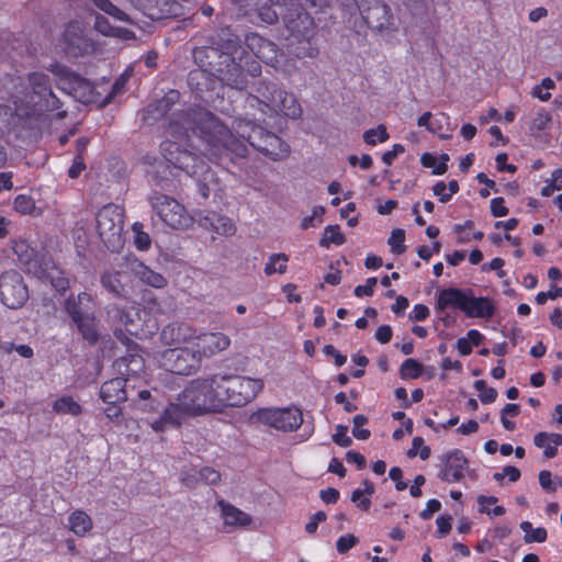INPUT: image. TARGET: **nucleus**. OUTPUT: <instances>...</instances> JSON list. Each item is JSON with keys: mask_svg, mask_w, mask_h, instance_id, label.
<instances>
[{"mask_svg": "<svg viewBox=\"0 0 562 562\" xmlns=\"http://www.w3.org/2000/svg\"><path fill=\"white\" fill-rule=\"evenodd\" d=\"M66 311L77 325L79 331L83 338L89 342H95L98 339V331L95 327V319L92 314H85L80 308L77 307L75 301L66 302Z\"/></svg>", "mask_w": 562, "mask_h": 562, "instance_id": "21", "label": "nucleus"}, {"mask_svg": "<svg viewBox=\"0 0 562 562\" xmlns=\"http://www.w3.org/2000/svg\"><path fill=\"white\" fill-rule=\"evenodd\" d=\"M554 88L555 82L551 78H543L540 85H537L531 89L530 94L542 102H547L551 98V93L549 91Z\"/></svg>", "mask_w": 562, "mask_h": 562, "instance_id": "44", "label": "nucleus"}, {"mask_svg": "<svg viewBox=\"0 0 562 562\" xmlns=\"http://www.w3.org/2000/svg\"><path fill=\"white\" fill-rule=\"evenodd\" d=\"M246 44L251 53L267 65L283 71L289 69L288 59H285L282 53H279L274 43L259 36L258 34H251L247 36Z\"/></svg>", "mask_w": 562, "mask_h": 562, "instance_id": "13", "label": "nucleus"}, {"mask_svg": "<svg viewBox=\"0 0 562 562\" xmlns=\"http://www.w3.org/2000/svg\"><path fill=\"white\" fill-rule=\"evenodd\" d=\"M130 273L126 270L125 261L120 266L119 270L106 271L101 278L102 285L111 293L123 296L125 294L124 280L126 274Z\"/></svg>", "mask_w": 562, "mask_h": 562, "instance_id": "27", "label": "nucleus"}, {"mask_svg": "<svg viewBox=\"0 0 562 562\" xmlns=\"http://www.w3.org/2000/svg\"><path fill=\"white\" fill-rule=\"evenodd\" d=\"M235 59L236 57L234 56L233 63L232 65H228V69L226 71L218 69L221 72L220 78L227 86L240 90L246 86L244 71H247L252 77H255L260 74L261 67L256 60L248 63L247 60H244V58L239 57V63L236 64Z\"/></svg>", "mask_w": 562, "mask_h": 562, "instance_id": "14", "label": "nucleus"}, {"mask_svg": "<svg viewBox=\"0 0 562 562\" xmlns=\"http://www.w3.org/2000/svg\"><path fill=\"white\" fill-rule=\"evenodd\" d=\"M218 506L221 508V517L226 527L241 528L251 525V516L234 505L221 501L218 502Z\"/></svg>", "mask_w": 562, "mask_h": 562, "instance_id": "25", "label": "nucleus"}, {"mask_svg": "<svg viewBox=\"0 0 562 562\" xmlns=\"http://www.w3.org/2000/svg\"><path fill=\"white\" fill-rule=\"evenodd\" d=\"M441 504L437 499H429L426 504V508L420 513L423 519H429L432 514L440 510Z\"/></svg>", "mask_w": 562, "mask_h": 562, "instance_id": "64", "label": "nucleus"}, {"mask_svg": "<svg viewBox=\"0 0 562 562\" xmlns=\"http://www.w3.org/2000/svg\"><path fill=\"white\" fill-rule=\"evenodd\" d=\"M195 223L204 229L225 237L234 236L237 231L232 218L213 211L196 212Z\"/></svg>", "mask_w": 562, "mask_h": 562, "instance_id": "17", "label": "nucleus"}, {"mask_svg": "<svg viewBox=\"0 0 562 562\" xmlns=\"http://www.w3.org/2000/svg\"><path fill=\"white\" fill-rule=\"evenodd\" d=\"M428 316L429 308L424 304H416L409 314V318L413 321H424Z\"/></svg>", "mask_w": 562, "mask_h": 562, "instance_id": "62", "label": "nucleus"}, {"mask_svg": "<svg viewBox=\"0 0 562 562\" xmlns=\"http://www.w3.org/2000/svg\"><path fill=\"white\" fill-rule=\"evenodd\" d=\"M390 135L383 124L374 128H370L363 133V140L370 145L375 146L379 143H384L389 139Z\"/></svg>", "mask_w": 562, "mask_h": 562, "instance_id": "42", "label": "nucleus"}, {"mask_svg": "<svg viewBox=\"0 0 562 562\" xmlns=\"http://www.w3.org/2000/svg\"><path fill=\"white\" fill-rule=\"evenodd\" d=\"M286 2L288 0H258V18L267 24L276 22L284 12Z\"/></svg>", "mask_w": 562, "mask_h": 562, "instance_id": "29", "label": "nucleus"}, {"mask_svg": "<svg viewBox=\"0 0 562 562\" xmlns=\"http://www.w3.org/2000/svg\"><path fill=\"white\" fill-rule=\"evenodd\" d=\"M539 483L543 490L549 492H554L558 487L562 486V481L554 482L549 471H541L539 473Z\"/></svg>", "mask_w": 562, "mask_h": 562, "instance_id": "52", "label": "nucleus"}, {"mask_svg": "<svg viewBox=\"0 0 562 562\" xmlns=\"http://www.w3.org/2000/svg\"><path fill=\"white\" fill-rule=\"evenodd\" d=\"M288 261L289 256L285 254L279 252L270 255L263 269L266 276H272L274 273H285L288 270Z\"/></svg>", "mask_w": 562, "mask_h": 562, "instance_id": "35", "label": "nucleus"}, {"mask_svg": "<svg viewBox=\"0 0 562 562\" xmlns=\"http://www.w3.org/2000/svg\"><path fill=\"white\" fill-rule=\"evenodd\" d=\"M65 50L71 55L87 54L92 49V44L85 36L79 22L70 23L64 33Z\"/></svg>", "mask_w": 562, "mask_h": 562, "instance_id": "22", "label": "nucleus"}, {"mask_svg": "<svg viewBox=\"0 0 562 562\" xmlns=\"http://www.w3.org/2000/svg\"><path fill=\"white\" fill-rule=\"evenodd\" d=\"M251 418L255 423L279 431H294L303 424V414L295 406L260 408Z\"/></svg>", "mask_w": 562, "mask_h": 562, "instance_id": "8", "label": "nucleus"}, {"mask_svg": "<svg viewBox=\"0 0 562 562\" xmlns=\"http://www.w3.org/2000/svg\"><path fill=\"white\" fill-rule=\"evenodd\" d=\"M200 356H198L193 346L168 348L161 353L159 359V363L167 371L182 375L195 372L200 367Z\"/></svg>", "mask_w": 562, "mask_h": 562, "instance_id": "11", "label": "nucleus"}, {"mask_svg": "<svg viewBox=\"0 0 562 562\" xmlns=\"http://www.w3.org/2000/svg\"><path fill=\"white\" fill-rule=\"evenodd\" d=\"M550 123H551V114L547 110L540 109L530 123V131L532 133L543 131V130L548 128Z\"/></svg>", "mask_w": 562, "mask_h": 562, "instance_id": "48", "label": "nucleus"}, {"mask_svg": "<svg viewBox=\"0 0 562 562\" xmlns=\"http://www.w3.org/2000/svg\"><path fill=\"white\" fill-rule=\"evenodd\" d=\"M67 520L69 530L78 537H85L93 527L91 517L83 510L72 512Z\"/></svg>", "mask_w": 562, "mask_h": 562, "instance_id": "31", "label": "nucleus"}, {"mask_svg": "<svg viewBox=\"0 0 562 562\" xmlns=\"http://www.w3.org/2000/svg\"><path fill=\"white\" fill-rule=\"evenodd\" d=\"M497 502L495 496H485L480 495L477 497L479 510L480 513L486 514L492 517H498L505 514V508L503 506H494Z\"/></svg>", "mask_w": 562, "mask_h": 562, "instance_id": "38", "label": "nucleus"}, {"mask_svg": "<svg viewBox=\"0 0 562 562\" xmlns=\"http://www.w3.org/2000/svg\"><path fill=\"white\" fill-rule=\"evenodd\" d=\"M533 443L543 449L544 457L550 459L557 456L558 447L562 445V435L541 431L533 437Z\"/></svg>", "mask_w": 562, "mask_h": 562, "instance_id": "30", "label": "nucleus"}, {"mask_svg": "<svg viewBox=\"0 0 562 562\" xmlns=\"http://www.w3.org/2000/svg\"><path fill=\"white\" fill-rule=\"evenodd\" d=\"M233 127L237 136L204 109L175 114L167 130V138L160 145L161 154L168 162L189 175H200L204 170L210 172L203 160L189 148H196L209 159H217L226 153L244 157L247 144L272 160L289 155V146L280 137L249 120H238Z\"/></svg>", "mask_w": 562, "mask_h": 562, "instance_id": "1", "label": "nucleus"}, {"mask_svg": "<svg viewBox=\"0 0 562 562\" xmlns=\"http://www.w3.org/2000/svg\"><path fill=\"white\" fill-rule=\"evenodd\" d=\"M469 290L448 288L440 290L437 296V310L443 312L447 308H457L463 312Z\"/></svg>", "mask_w": 562, "mask_h": 562, "instance_id": "24", "label": "nucleus"}, {"mask_svg": "<svg viewBox=\"0 0 562 562\" xmlns=\"http://www.w3.org/2000/svg\"><path fill=\"white\" fill-rule=\"evenodd\" d=\"M358 538L351 533L344 535L336 542L337 551L345 553L358 543Z\"/></svg>", "mask_w": 562, "mask_h": 562, "instance_id": "53", "label": "nucleus"}, {"mask_svg": "<svg viewBox=\"0 0 562 562\" xmlns=\"http://www.w3.org/2000/svg\"><path fill=\"white\" fill-rule=\"evenodd\" d=\"M221 480V474L213 468L204 467L200 470L190 469L183 472L182 482L192 487L199 482H204L207 484H217Z\"/></svg>", "mask_w": 562, "mask_h": 562, "instance_id": "28", "label": "nucleus"}, {"mask_svg": "<svg viewBox=\"0 0 562 562\" xmlns=\"http://www.w3.org/2000/svg\"><path fill=\"white\" fill-rule=\"evenodd\" d=\"M423 366L415 359H406L400 369L403 379H417L423 373Z\"/></svg>", "mask_w": 562, "mask_h": 562, "instance_id": "45", "label": "nucleus"}, {"mask_svg": "<svg viewBox=\"0 0 562 562\" xmlns=\"http://www.w3.org/2000/svg\"><path fill=\"white\" fill-rule=\"evenodd\" d=\"M463 313L468 317L491 318L495 313V304L488 297H476L469 290Z\"/></svg>", "mask_w": 562, "mask_h": 562, "instance_id": "23", "label": "nucleus"}, {"mask_svg": "<svg viewBox=\"0 0 562 562\" xmlns=\"http://www.w3.org/2000/svg\"><path fill=\"white\" fill-rule=\"evenodd\" d=\"M223 401L218 389V374L192 380L176 402H171L162 415L151 423V428L155 431H164L180 426L188 417L222 412Z\"/></svg>", "mask_w": 562, "mask_h": 562, "instance_id": "2", "label": "nucleus"}, {"mask_svg": "<svg viewBox=\"0 0 562 562\" xmlns=\"http://www.w3.org/2000/svg\"><path fill=\"white\" fill-rule=\"evenodd\" d=\"M442 470L440 477L449 483L459 482L463 479L468 468V461L460 450H452L442 458Z\"/></svg>", "mask_w": 562, "mask_h": 562, "instance_id": "20", "label": "nucleus"}, {"mask_svg": "<svg viewBox=\"0 0 562 562\" xmlns=\"http://www.w3.org/2000/svg\"><path fill=\"white\" fill-rule=\"evenodd\" d=\"M247 108L259 110L263 116L282 114L290 119H297L302 114V108L296 98L277 85L260 81L256 88V94L246 99Z\"/></svg>", "mask_w": 562, "mask_h": 562, "instance_id": "4", "label": "nucleus"}, {"mask_svg": "<svg viewBox=\"0 0 562 562\" xmlns=\"http://www.w3.org/2000/svg\"><path fill=\"white\" fill-rule=\"evenodd\" d=\"M229 345L231 339L223 333H198L195 329L192 346L200 360L227 349Z\"/></svg>", "mask_w": 562, "mask_h": 562, "instance_id": "16", "label": "nucleus"}, {"mask_svg": "<svg viewBox=\"0 0 562 562\" xmlns=\"http://www.w3.org/2000/svg\"><path fill=\"white\" fill-rule=\"evenodd\" d=\"M420 161L424 167L432 168L435 175H443L448 169L449 155L442 154L438 158L431 154H424Z\"/></svg>", "mask_w": 562, "mask_h": 562, "instance_id": "37", "label": "nucleus"}, {"mask_svg": "<svg viewBox=\"0 0 562 562\" xmlns=\"http://www.w3.org/2000/svg\"><path fill=\"white\" fill-rule=\"evenodd\" d=\"M109 317L124 326L134 336H147L157 328L156 321L147 310L138 306L123 308L113 306L108 312Z\"/></svg>", "mask_w": 562, "mask_h": 562, "instance_id": "9", "label": "nucleus"}, {"mask_svg": "<svg viewBox=\"0 0 562 562\" xmlns=\"http://www.w3.org/2000/svg\"><path fill=\"white\" fill-rule=\"evenodd\" d=\"M418 454L422 460H427L430 456V448L424 445V439L415 437L412 442V449L409 456Z\"/></svg>", "mask_w": 562, "mask_h": 562, "instance_id": "51", "label": "nucleus"}, {"mask_svg": "<svg viewBox=\"0 0 562 562\" xmlns=\"http://www.w3.org/2000/svg\"><path fill=\"white\" fill-rule=\"evenodd\" d=\"M305 1L310 3V10L302 3L288 0L281 19L286 32L285 40L289 50L297 58H314L318 54L317 46L312 43L316 27L314 14L317 12V7L327 4L329 0Z\"/></svg>", "mask_w": 562, "mask_h": 562, "instance_id": "3", "label": "nucleus"}, {"mask_svg": "<svg viewBox=\"0 0 562 562\" xmlns=\"http://www.w3.org/2000/svg\"><path fill=\"white\" fill-rule=\"evenodd\" d=\"M432 192L442 203H447L451 199V193H448L449 190L447 189V184L443 181H438L432 187Z\"/></svg>", "mask_w": 562, "mask_h": 562, "instance_id": "59", "label": "nucleus"}, {"mask_svg": "<svg viewBox=\"0 0 562 562\" xmlns=\"http://www.w3.org/2000/svg\"><path fill=\"white\" fill-rule=\"evenodd\" d=\"M520 529L524 531V541L526 543L531 542H544L547 539V530L542 527L533 528L529 521H522Z\"/></svg>", "mask_w": 562, "mask_h": 562, "instance_id": "39", "label": "nucleus"}, {"mask_svg": "<svg viewBox=\"0 0 562 562\" xmlns=\"http://www.w3.org/2000/svg\"><path fill=\"white\" fill-rule=\"evenodd\" d=\"M97 8L113 16L119 21L130 22L128 15L123 12L120 8L114 5L110 0H91Z\"/></svg>", "mask_w": 562, "mask_h": 562, "instance_id": "43", "label": "nucleus"}, {"mask_svg": "<svg viewBox=\"0 0 562 562\" xmlns=\"http://www.w3.org/2000/svg\"><path fill=\"white\" fill-rule=\"evenodd\" d=\"M151 206L159 218L173 229H187L195 223L196 213H188L182 204L168 195H155Z\"/></svg>", "mask_w": 562, "mask_h": 562, "instance_id": "10", "label": "nucleus"}, {"mask_svg": "<svg viewBox=\"0 0 562 562\" xmlns=\"http://www.w3.org/2000/svg\"><path fill=\"white\" fill-rule=\"evenodd\" d=\"M261 379L239 375H218V389L223 401V408L227 406H244L257 397L263 389Z\"/></svg>", "mask_w": 562, "mask_h": 562, "instance_id": "6", "label": "nucleus"}, {"mask_svg": "<svg viewBox=\"0 0 562 562\" xmlns=\"http://www.w3.org/2000/svg\"><path fill=\"white\" fill-rule=\"evenodd\" d=\"M558 297H562V288L552 286L548 292H539L536 295V302L542 305L548 300H555Z\"/></svg>", "mask_w": 562, "mask_h": 562, "instance_id": "55", "label": "nucleus"}, {"mask_svg": "<svg viewBox=\"0 0 562 562\" xmlns=\"http://www.w3.org/2000/svg\"><path fill=\"white\" fill-rule=\"evenodd\" d=\"M125 267L130 274L146 285L156 289H164L168 283L167 279L162 274L154 271L136 258L125 259Z\"/></svg>", "mask_w": 562, "mask_h": 562, "instance_id": "19", "label": "nucleus"}, {"mask_svg": "<svg viewBox=\"0 0 562 562\" xmlns=\"http://www.w3.org/2000/svg\"><path fill=\"white\" fill-rule=\"evenodd\" d=\"M333 440L340 447H349L351 445V438L348 436V427L338 425L333 435Z\"/></svg>", "mask_w": 562, "mask_h": 562, "instance_id": "54", "label": "nucleus"}, {"mask_svg": "<svg viewBox=\"0 0 562 562\" xmlns=\"http://www.w3.org/2000/svg\"><path fill=\"white\" fill-rule=\"evenodd\" d=\"M404 146L401 144L393 145V148L389 151H385L382 156V160L385 165H392L393 160L401 154L404 153Z\"/></svg>", "mask_w": 562, "mask_h": 562, "instance_id": "60", "label": "nucleus"}, {"mask_svg": "<svg viewBox=\"0 0 562 562\" xmlns=\"http://www.w3.org/2000/svg\"><path fill=\"white\" fill-rule=\"evenodd\" d=\"M392 328L389 325H381L375 331V339L381 344H386L392 338Z\"/></svg>", "mask_w": 562, "mask_h": 562, "instance_id": "63", "label": "nucleus"}, {"mask_svg": "<svg viewBox=\"0 0 562 562\" xmlns=\"http://www.w3.org/2000/svg\"><path fill=\"white\" fill-rule=\"evenodd\" d=\"M405 233L401 228H396L392 232L389 238V245L394 254H402L405 250L404 246Z\"/></svg>", "mask_w": 562, "mask_h": 562, "instance_id": "49", "label": "nucleus"}, {"mask_svg": "<svg viewBox=\"0 0 562 562\" xmlns=\"http://www.w3.org/2000/svg\"><path fill=\"white\" fill-rule=\"evenodd\" d=\"M38 278L47 279L50 281L52 285L58 292H64L68 288V280L65 277L64 272L52 265L50 268L46 267L40 274Z\"/></svg>", "mask_w": 562, "mask_h": 562, "instance_id": "34", "label": "nucleus"}, {"mask_svg": "<svg viewBox=\"0 0 562 562\" xmlns=\"http://www.w3.org/2000/svg\"><path fill=\"white\" fill-rule=\"evenodd\" d=\"M389 476L392 481L395 482V487L397 491H404L407 487V483L402 481L403 472L400 468H392L389 472Z\"/></svg>", "mask_w": 562, "mask_h": 562, "instance_id": "61", "label": "nucleus"}, {"mask_svg": "<svg viewBox=\"0 0 562 562\" xmlns=\"http://www.w3.org/2000/svg\"><path fill=\"white\" fill-rule=\"evenodd\" d=\"M375 492L373 483L368 480L362 482V486L356 488L351 494V502L360 509L368 512L371 506V497Z\"/></svg>", "mask_w": 562, "mask_h": 562, "instance_id": "33", "label": "nucleus"}, {"mask_svg": "<svg viewBox=\"0 0 562 562\" xmlns=\"http://www.w3.org/2000/svg\"><path fill=\"white\" fill-rule=\"evenodd\" d=\"M14 210L23 215H38L34 200L26 194H19L13 201Z\"/></svg>", "mask_w": 562, "mask_h": 562, "instance_id": "41", "label": "nucleus"}, {"mask_svg": "<svg viewBox=\"0 0 562 562\" xmlns=\"http://www.w3.org/2000/svg\"><path fill=\"white\" fill-rule=\"evenodd\" d=\"M345 236L340 233L338 225H328L324 229L323 238L319 241L322 247L328 248L331 244L342 245L345 243Z\"/></svg>", "mask_w": 562, "mask_h": 562, "instance_id": "40", "label": "nucleus"}, {"mask_svg": "<svg viewBox=\"0 0 562 562\" xmlns=\"http://www.w3.org/2000/svg\"><path fill=\"white\" fill-rule=\"evenodd\" d=\"M29 85L32 92L14 101L16 116L26 117L59 109V100L52 91L47 75L43 72L30 75Z\"/></svg>", "mask_w": 562, "mask_h": 562, "instance_id": "5", "label": "nucleus"}, {"mask_svg": "<svg viewBox=\"0 0 562 562\" xmlns=\"http://www.w3.org/2000/svg\"><path fill=\"white\" fill-rule=\"evenodd\" d=\"M452 517L449 515L439 516L436 520L438 537H443L451 530Z\"/></svg>", "mask_w": 562, "mask_h": 562, "instance_id": "58", "label": "nucleus"}, {"mask_svg": "<svg viewBox=\"0 0 562 562\" xmlns=\"http://www.w3.org/2000/svg\"><path fill=\"white\" fill-rule=\"evenodd\" d=\"M97 232L99 237L112 251L123 246V210L115 204L103 206L97 214Z\"/></svg>", "mask_w": 562, "mask_h": 562, "instance_id": "7", "label": "nucleus"}, {"mask_svg": "<svg viewBox=\"0 0 562 562\" xmlns=\"http://www.w3.org/2000/svg\"><path fill=\"white\" fill-rule=\"evenodd\" d=\"M491 212L495 217H502L508 214V209L505 206L503 198H494L491 200Z\"/></svg>", "mask_w": 562, "mask_h": 562, "instance_id": "57", "label": "nucleus"}, {"mask_svg": "<svg viewBox=\"0 0 562 562\" xmlns=\"http://www.w3.org/2000/svg\"><path fill=\"white\" fill-rule=\"evenodd\" d=\"M474 389L479 392L480 400L490 404L495 402L497 397V391L493 387H488L483 380H477L474 382Z\"/></svg>", "mask_w": 562, "mask_h": 562, "instance_id": "47", "label": "nucleus"}, {"mask_svg": "<svg viewBox=\"0 0 562 562\" xmlns=\"http://www.w3.org/2000/svg\"><path fill=\"white\" fill-rule=\"evenodd\" d=\"M29 300V290L21 274L16 271H7L0 279V301L9 308H20Z\"/></svg>", "mask_w": 562, "mask_h": 562, "instance_id": "12", "label": "nucleus"}, {"mask_svg": "<svg viewBox=\"0 0 562 562\" xmlns=\"http://www.w3.org/2000/svg\"><path fill=\"white\" fill-rule=\"evenodd\" d=\"M195 328L187 323H170L160 333V341L169 348H183L193 345Z\"/></svg>", "mask_w": 562, "mask_h": 562, "instance_id": "15", "label": "nucleus"}, {"mask_svg": "<svg viewBox=\"0 0 562 562\" xmlns=\"http://www.w3.org/2000/svg\"><path fill=\"white\" fill-rule=\"evenodd\" d=\"M94 27L99 33L105 36H112L123 41L135 38L132 31L110 25L109 21L102 15L95 16Z\"/></svg>", "mask_w": 562, "mask_h": 562, "instance_id": "32", "label": "nucleus"}, {"mask_svg": "<svg viewBox=\"0 0 562 562\" xmlns=\"http://www.w3.org/2000/svg\"><path fill=\"white\" fill-rule=\"evenodd\" d=\"M119 339L122 340L123 344H126L130 353L125 357H122L116 361V366L119 370L121 371V374H124L126 376H138L144 372L145 369V361L143 356L137 353V346L134 345L133 347L130 346V339L125 337L122 333V330H119L115 333Z\"/></svg>", "mask_w": 562, "mask_h": 562, "instance_id": "18", "label": "nucleus"}, {"mask_svg": "<svg viewBox=\"0 0 562 562\" xmlns=\"http://www.w3.org/2000/svg\"><path fill=\"white\" fill-rule=\"evenodd\" d=\"M127 379L116 378L106 381L100 389V397L106 404H117L126 401L125 383Z\"/></svg>", "mask_w": 562, "mask_h": 562, "instance_id": "26", "label": "nucleus"}, {"mask_svg": "<svg viewBox=\"0 0 562 562\" xmlns=\"http://www.w3.org/2000/svg\"><path fill=\"white\" fill-rule=\"evenodd\" d=\"M134 244L138 250H147L150 247L151 240L147 233L143 232V225L138 222L133 224Z\"/></svg>", "mask_w": 562, "mask_h": 562, "instance_id": "46", "label": "nucleus"}, {"mask_svg": "<svg viewBox=\"0 0 562 562\" xmlns=\"http://www.w3.org/2000/svg\"><path fill=\"white\" fill-rule=\"evenodd\" d=\"M53 409L57 414H69L71 416H78L82 411L80 404L68 395L57 398L53 404Z\"/></svg>", "mask_w": 562, "mask_h": 562, "instance_id": "36", "label": "nucleus"}, {"mask_svg": "<svg viewBox=\"0 0 562 562\" xmlns=\"http://www.w3.org/2000/svg\"><path fill=\"white\" fill-rule=\"evenodd\" d=\"M68 301H75L77 303V307L80 308L85 314H92L94 302L92 296L87 292H81L76 299H69Z\"/></svg>", "mask_w": 562, "mask_h": 562, "instance_id": "50", "label": "nucleus"}, {"mask_svg": "<svg viewBox=\"0 0 562 562\" xmlns=\"http://www.w3.org/2000/svg\"><path fill=\"white\" fill-rule=\"evenodd\" d=\"M376 282V278L367 279L364 284L356 286L355 295L358 297L371 296L373 294Z\"/></svg>", "mask_w": 562, "mask_h": 562, "instance_id": "56", "label": "nucleus"}]
</instances>
